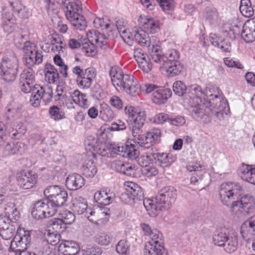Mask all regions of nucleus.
I'll list each match as a JSON object with an SVG mask.
<instances>
[{
	"label": "nucleus",
	"mask_w": 255,
	"mask_h": 255,
	"mask_svg": "<svg viewBox=\"0 0 255 255\" xmlns=\"http://www.w3.org/2000/svg\"><path fill=\"white\" fill-rule=\"evenodd\" d=\"M177 197L176 190L173 186L162 188L155 197V204L150 199L143 200V204L150 216H155L158 210L165 211L170 209Z\"/></svg>",
	"instance_id": "1"
},
{
	"label": "nucleus",
	"mask_w": 255,
	"mask_h": 255,
	"mask_svg": "<svg viewBox=\"0 0 255 255\" xmlns=\"http://www.w3.org/2000/svg\"><path fill=\"white\" fill-rule=\"evenodd\" d=\"M110 75L113 85L123 89L128 95L136 96L140 92V85L132 75L124 74L122 70L119 67H113Z\"/></svg>",
	"instance_id": "2"
},
{
	"label": "nucleus",
	"mask_w": 255,
	"mask_h": 255,
	"mask_svg": "<svg viewBox=\"0 0 255 255\" xmlns=\"http://www.w3.org/2000/svg\"><path fill=\"white\" fill-rule=\"evenodd\" d=\"M140 227L144 235L150 238L145 246L144 255H163L165 251L161 233L156 229H151L149 225L145 223L141 224Z\"/></svg>",
	"instance_id": "3"
},
{
	"label": "nucleus",
	"mask_w": 255,
	"mask_h": 255,
	"mask_svg": "<svg viewBox=\"0 0 255 255\" xmlns=\"http://www.w3.org/2000/svg\"><path fill=\"white\" fill-rule=\"evenodd\" d=\"M204 101H211L212 107L216 106L217 109H213L216 117L219 120L223 119L224 110L226 103L223 99V94L220 89L215 85L208 84L205 88Z\"/></svg>",
	"instance_id": "4"
},
{
	"label": "nucleus",
	"mask_w": 255,
	"mask_h": 255,
	"mask_svg": "<svg viewBox=\"0 0 255 255\" xmlns=\"http://www.w3.org/2000/svg\"><path fill=\"white\" fill-rule=\"evenodd\" d=\"M134 38L137 42L141 46L148 48L150 53V57L152 61H158L159 55L156 54L158 49H159L160 43L159 40L154 36H149L148 32H146L142 29L135 28L133 30Z\"/></svg>",
	"instance_id": "5"
},
{
	"label": "nucleus",
	"mask_w": 255,
	"mask_h": 255,
	"mask_svg": "<svg viewBox=\"0 0 255 255\" xmlns=\"http://www.w3.org/2000/svg\"><path fill=\"white\" fill-rule=\"evenodd\" d=\"M190 113L192 117L196 121L201 123L207 124L211 122V116H216L215 112L213 109L216 106L212 107L211 101H205L201 102H191Z\"/></svg>",
	"instance_id": "6"
},
{
	"label": "nucleus",
	"mask_w": 255,
	"mask_h": 255,
	"mask_svg": "<svg viewBox=\"0 0 255 255\" xmlns=\"http://www.w3.org/2000/svg\"><path fill=\"white\" fill-rule=\"evenodd\" d=\"M18 70V59L11 51L7 52L1 64V75L6 82L15 80Z\"/></svg>",
	"instance_id": "7"
},
{
	"label": "nucleus",
	"mask_w": 255,
	"mask_h": 255,
	"mask_svg": "<svg viewBox=\"0 0 255 255\" xmlns=\"http://www.w3.org/2000/svg\"><path fill=\"white\" fill-rule=\"evenodd\" d=\"M242 186L237 182H225L222 183L219 190L220 199L225 205H231L233 200L243 193Z\"/></svg>",
	"instance_id": "8"
},
{
	"label": "nucleus",
	"mask_w": 255,
	"mask_h": 255,
	"mask_svg": "<svg viewBox=\"0 0 255 255\" xmlns=\"http://www.w3.org/2000/svg\"><path fill=\"white\" fill-rule=\"evenodd\" d=\"M47 198V203L50 207L57 211V208L63 206L67 200L68 194L64 189L57 185L49 186L44 191Z\"/></svg>",
	"instance_id": "9"
},
{
	"label": "nucleus",
	"mask_w": 255,
	"mask_h": 255,
	"mask_svg": "<svg viewBox=\"0 0 255 255\" xmlns=\"http://www.w3.org/2000/svg\"><path fill=\"white\" fill-rule=\"evenodd\" d=\"M255 208V199L249 195H245L240 200L234 201L230 206L231 213L238 217L248 214L250 210Z\"/></svg>",
	"instance_id": "10"
},
{
	"label": "nucleus",
	"mask_w": 255,
	"mask_h": 255,
	"mask_svg": "<svg viewBox=\"0 0 255 255\" xmlns=\"http://www.w3.org/2000/svg\"><path fill=\"white\" fill-rule=\"evenodd\" d=\"M22 50L24 54L25 64L27 67H31L35 64H39L42 62V52L38 50L34 43L29 41L25 42Z\"/></svg>",
	"instance_id": "11"
},
{
	"label": "nucleus",
	"mask_w": 255,
	"mask_h": 255,
	"mask_svg": "<svg viewBox=\"0 0 255 255\" xmlns=\"http://www.w3.org/2000/svg\"><path fill=\"white\" fill-rule=\"evenodd\" d=\"M242 27L241 32L242 38L246 42H251L255 40V21L253 19L247 20L242 26L241 22L239 24L235 25L230 29L235 35L240 34V28Z\"/></svg>",
	"instance_id": "12"
},
{
	"label": "nucleus",
	"mask_w": 255,
	"mask_h": 255,
	"mask_svg": "<svg viewBox=\"0 0 255 255\" xmlns=\"http://www.w3.org/2000/svg\"><path fill=\"white\" fill-rule=\"evenodd\" d=\"M72 72L77 76L76 82L81 88H89L96 76L95 70L93 68L83 70L80 66H75L73 68Z\"/></svg>",
	"instance_id": "13"
},
{
	"label": "nucleus",
	"mask_w": 255,
	"mask_h": 255,
	"mask_svg": "<svg viewBox=\"0 0 255 255\" xmlns=\"http://www.w3.org/2000/svg\"><path fill=\"white\" fill-rule=\"evenodd\" d=\"M31 242V236L29 231L18 228L13 239L10 242L9 249L17 252L25 250Z\"/></svg>",
	"instance_id": "14"
},
{
	"label": "nucleus",
	"mask_w": 255,
	"mask_h": 255,
	"mask_svg": "<svg viewBox=\"0 0 255 255\" xmlns=\"http://www.w3.org/2000/svg\"><path fill=\"white\" fill-rule=\"evenodd\" d=\"M75 220L74 214L68 210H63L59 214V218L51 221L50 225L56 231L62 232L66 228V225L72 224Z\"/></svg>",
	"instance_id": "15"
},
{
	"label": "nucleus",
	"mask_w": 255,
	"mask_h": 255,
	"mask_svg": "<svg viewBox=\"0 0 255 255\" xmlns=\"http://www.w3.org/2000/svg\"><path fill=\"white\" fill-rule=\"evenodd\" d=\"M56 213L55 209L50 207L48 203L46 204L42 201H38L33 206L31 215L35 219L39 220L53 216Z\"/></svg>",
	"instance_id": "16"
},
{
	"label": "nucleus",
	"mask_w": 255,
	"mask_h": 255,
	"mask_svg": "<svg viewBox=\"0 0 255 255\" xmlns=\"http://www.w3.org/2000/svg\"><path fill=\"white\" fill-rule=\"evenodd\" d=\"M37 175L32 171H20L16 176L18 186L23 189H30L34 186L37 181Z\"/></svg>",
	"instance_id": "17"
},
{
	"label": "nucleus",
	"mask_w": 255,
	"mask_h": 255,
	"mask_svg": "<svg viewBox=\"0 0 255 255\" xmlns=\"http://www.w3.org/2000/svg\"><path fill=\"white\" fill-rule=\"evenodd\" d=\"M112 151L124 157L130 159H135L138 155V151L135 146L130 144L129 145L124 143H118L114 145L112 148Z\"/></svg>",
	"instance_id": "18"
},
{
	"label": "nucleus",
	"mask_w": 255,
	"mask_h": 255,
	"mask_svg": "<svg viewBox=\"0 0 255 255\" xmlns=\"http://www.w3.org/2000/svg\"><path fill=\"white\" fill-rule=\"evenodd\" d=\"M138 21L141 27L137 29H142L150 33H156L159 29L158 22L152 18L141 15Z\"/></svg>",
	"instance_id": "19"
},
{
	"label": "nucleus",
	"mask_w": 255,
	"mask_h": 255,
	"mask_svg": "<svg viewBox=\"0 0 255 255\" xmlns=\"http://www.w3.org/2000/svg\"><path fill=\"white\" fill-rule=\"evenodd\" d=\"M126 113L132 118L131 124L143 126L146 119L145 111L133 107H126Z\"/></svg>",
	"instance_id": "20"
},
{
	"label": "nucleus",
	"mask_w": 255,
	"mask_h": 255,
	"mask_svg": "<svg viewBox=\"0 0 255 255\" xmlns=\"http://www.w3.org/2000/svg\"><path fill=\"white\" fill-rule=\"evenodd\" d=\"M66 187L70 190H76L81 188L85 184L84 178L80 174L74 173L69 175L66 178Z\"/></svg>",
	"instance_id": "21"
},
{
	"label": "nucleus",
	"mask_w": 255,
	"mask_h": 255,
	"mask_svg": "<svg viewBox=\"0 0 255 255\" xmlns=\"http://www.w3.org/2000/svg\"><path fill=\"white\" fill-rule=\"evenodd\" d=\"M63 10L68 20L78 16L82 11L81 2L79 0L69 1L63 7Z\"/></svg>",
	"instance_id": "22"
},
{
	"label": "nucleus",
	"mask_w": 255,
	"mask_h": 255,
	"mask_svg": "<svg viewBox=\"0 0 255 255\" xmlns=\"http://www.w3.org/2000/svg\"><path fill=\"white\" fill-rule=\"evenodd\" d=\"M153 156L154 163L163 168L169 166L175 160V157L170 153L153 152Z\"/></svg>",
	"instance_id": "23"
},
{
	"label": "nucleus",
	"mask_w": 255,
	"mask_h": 255,
	"mask_svg": "<svg viewBox=\"0 0 255 255\" xmlns=\"http://www.w3.org/2000/svg\"><path fill=\"white\" fill-rule=\"evenodd\" d=\"M58 250L64 255H75L79 253L80 247L76 242L65 241L59 245Z\"/></svg>",
	"instance_id": "24"
},
{
	"label": "nucleus",
	"mask_w": 255,
	"mask_h": 255,
	"mask_svg": "<svg viewBox=\"0 0 255 255\" xmlns=\"http://www.w3.org/2000/svg\"><path fill=\"white\" fill-rule=\"evenodd\" d=\"M93 156L85 159L82 166L83 174L87 177H93L97 173L98 167Z\"/></svg>",
	"instance_id": "25"
},
{
	"label": "nucleus",
	"mask_w": 255,
	"mask_h": 255,
	"mask_svg": "<svg viewBox=\"0 0 255 255\" xmlns=\"http://www.w3.org/2000/svg\"><path fill=\"white\" fill-rule=\"evenodd\" d=\"M159 56H158L159 58V60L158 61H153V62L159 63V64H164V63L166 62H171L172 61H178V60L179 58V53L178 51L175 49H171L168 51L165 55L162 54L161 46H159V49H158V52L156 53Z\"/></svg>",
	"instance_id": "26"
},
{
	"label": "nucleus",
	"mask_w": 255,
	"mask_h": 255,
	"mask_svg": "<svg viewBox=\"0 0 255 255\" xmlns=\"http://www.w3.org/2000/svg\"><path fill=\"white\" fill-rule=\"evenodd\" d=\"M203 16L205 20L211 24H216L221 20L219 11L213 6H208L204 10Z\"/></svg>",
	"instance_id": "27"
},
{
	"label": "nucleus",
	"mask_w": 255,
	"mask_h": 255,
	"mask_svg": "<svg viewBox=\"0 0 255 255\" xmlns=\"http://www.w3.org/2000/svg\"><path fill=\"white\" fill-rule=\"evenodd\" d=\"M126 190L129 193L135 200L142 201L143 199L144 194L141 188L136 183L126 181L125 183Z\"/></svg>",
	"instance_id": "28"
},
{
	"label": "nucleus",
	"mask_w": 255,
	"mask_h": 255,
	"mask_svg": "<svg viewBox=\"0 0 255 255\" xmlns=\"http://www.w3.org/2000/svg\"><path fill=\"white\" fill-rule=\"evenodd\" d=\"M241 234L244 238L255 236V215L251 217L242 225Z\"/></svg>",
	"instance_id": "29"
},
{
	"label": "nucleus",
	"mask_w": 255,
	"mask_h": 255,
	"mask_svg": "<svg viewBox=\"0 0 255 255\" xmlns=\"http://www.w3.org/2000/svg\"><path fill=\"white\" fill-rule=\"evenodd\" d=\"M172 92L169 88H159L152 93V101L157 104L165 103L167 99L171 96Z\"/></svg>",
	"instance_id": "30"
},
{
	"label": "nucleus",
	"mask_w": 255,
	"mask_h": 255,
	"mask_svg": "<svg viewBox=\"0 0 255 255\" xmlns=\"http://www.w3.org/2000/svg\"><path fill=\"white\" fill-rule=\"evenodd\" d=\"M114 198V194L110 190L108 192L107 189L96 192L94 194V199L96 202L102 205H108L111 204Z\"/></svg>",
	"instance_id": "31"
},
{
	"label": "nucleus",
	"mask_w": 255,
	"mask_h": 255,
	"mask_svg": "<svg viewBox=\"0 0 255 255\" xmlns=\"http://www.w3.org/2000/svg\"><path fill=\"white\" fill-rule=\"evenodd\" d=\"M11 9L21 19H27L30 15V12L26 6L22 5L19 0H14L10 1Z\"/></svg>",
	"instance_id": "32"
},
{
	"label": "nucleus",
	"mask_w": 255,
	"mask_h": 255,
	"mask_svg": "<svg viewBox=\"0 0 255 255\" xmlns=\"http://www.w3.org/2000/svg\"><path fill=\"white\" fill-rule=\"evenodd\" d=\"M108 215L109 214L105 211V209L97 208L92 209L89 208L87 210V212L85 213V217L90 222L97 223L98 221L103 219Z\"/></svg>",
	"instance_id": "33"
},
{
	"label": "nucleus",
	"mask_w": 255,
	"mask_h": 255,
	"mask_svg": "<svg viewBox=\"0 0 255 255\" xmlns=\"http://www.w3.org/2000/svg\"><path fill=\"white\" fill-rule=\"evenodd\" d=\"M241 177L243 180L255 185V167L243 164L241 168Z\"/></svg>",
	"instance_id": "34"
},
{
	"label": "nucleus",
	"mask_w": 255,
	"mask_h": 255,
	"mask_svg": "<svg viewBox=\"0 0 255 255\" xmlns=\"http://www.w3.org/2000/svg\"><path fill=\"white\" fill-rule=\"evenodd\" d=\"M44 72L45 80L49 83H54L59 80V73L57 70L53 65L50 63H46Z\"/></svg>",
	"instance_id": "35"
},
{
	"label": "nucleus",
	"mask_w": 255,
	"mask_h": 255,
	"mask_svg": "<svg viewBox=\"0 0 255 255\" xmlns=\"http://www.w3.org/2000/svg\"><path fill=\"white\" fill-rule=\"evenodd\" d=\"M70 98L74 103L81 107L86 108L89 105V102L87 100L86 95L81 93L78 90L70 92Z\"/></svg>",
	"instance_id": "36"
},
{
	"label": "nucleus",
	"mask_w": 255,
	"mask_h": 255,
	"mask_svg": "<svg viewBox=\"0 0 255 255\" xmlns=\"http://www.w3.org/2000/svg\"><path fill=\"white\" fill-rule=\"evenodd\" d=\"M143 126L138 124H131V131L133 140L140 146H145L144 137L142 134Z\"/></svg>",
	"instance_id": "37"
},
{
	"label": "nucleus",
	"mask_w": 255,
	"mask_h": 255,
	"mask_svg": "<svg viewBox=\"0 0 255 255\" xmlns=\"http://www.w3.org/2000/svg\"><path fill=\"white\" fill-rule=\"evenodd\" d=\"M88 205L87 201L82 197L75 198L72 201V210L79 215L84 214L87 212Z\"/></svg>",
	"instance_id": "38"
},
{
	"label": "nucleus",
	"mask_w": 255,
	"mask_h": 255,
	"mask_svg": "<svg viewBox=\"0 0 255 255\" xmlns=\"http://www.w3.org/2000/svg\"><path fill=\"white\" fill-rule=\"evenodd\" d=\"M161 137V131L159 128H153L147 132L145 136V146L148 148L150 145L155 143H158Z\"/></svg>",
	"instance_id": "39"
},
{
	"label": "nucleus",
	"mask_w": 255,
	"mask_h": 255,
	"mask_svg": "<svg viewBox=\"0 0 255 255\" xmlns=\"http://www.w3.org/2000/svg\"><path fill=\"white\" fill-rule=\"evenodd\" d=\"M99 118L105 122L112 121L115 117V114L111 108L106 104L100 105Z\"/></svg>",
	"instance_id": "40"
},
{
	"label": "nucleus",
	"mask_w": 255,
	"mask_h": 255,
	"mask_svg": "<svg viewBox=\"0 0 255 255\" xmlns=\"http://www.w3.org/2000/svg\"><path fill=\"white\" fill-rule=\"evenodd\" d=\"M89 39H91V41L95 43L97 46L101 48L105 49L107 47L108 40L106 36L96 31H94L93 33L92 31H89L87 33Z\"/></svg>",
	"instance_id": "41"
},
{
	"label": "nucleus",
	"mask_w": 255,
	"mask_h": 255,
	"mask_svg": "<svg viewBox=\"0 0 255 255\" xmlns=\"http://www.w3.org/2000/svg\"><path fill=\"white\" fill-rule=\"evenodd\" d=\"M189 93L193 96L191 102H201L204 98V92L201 87L197 84H193L189 87Z\"/></svg>",
	"instance_id": "42"
},
{
	"label": "nucleus",
	"mask_w": 255,
	"mask_h": 255,
	"mask_svg": "<svg viewBox=\"0 0 255 255\" xmlns=\"http://www.w3.org/2000/svg\"><path fill=\"white\" fill-rule=\"evenodd\" d=\"M163 67L166 69L167 72L170 76L178 75L182 70V66L178 61H172L161 64Z\"/></svg>",
	"instance_id": "43"
},
{
	"label": "nucleus",
	"mask_w": 255,
	"mask_h": 255,
	"mask_svg": "<svg viewBox=\"0 0 255 255\" xmlns=\"http://www.w3.org/2000/svg\"><path fill=\"white\" fill-rule=\"evenodd\" d=\"M222 247L224 248V251L227 253H232L237 249L238 245L237 236L236 234H233L225 243Z\"/></svg>",
	"instance_id": "44"
},
{
	"label": "nucleus",
	"mask_w": 255,
	"mask_h": 255,
	"mask_svg": "<svg viewBox=\"0 0 255 255\" xmlns=\"http://www.w3.org/2000/svg\"><path fill=\"white\" fill-rule=\"evenodd\" d=\"M21 144L19 142L15 143H10L7 142L5 145L2 148V153L3 156H7L18 153L21 147Z\"/></svg>",
	"instance_id": "45"
},
{
	"label": "nucleus",
	"mask_w": 255,
	"mask_h": 255,
	"mask_svg": "<svg viewBox=\"0 0 255 255\" xmlns=\"http://www.w3.org/2000/svg\"><path fill=\"white\" fill-rule=\"evenodd\" d=\"M240 10L242 15L247 17H251L254 14V10L250 0H241Z\"/></svg>",
	"instance_id": "46"
},
{
	"label": "nucleus",
	"mask_w": 255,
	"mask_h": 255,
	"mask_svg": "<svg viewBox=\"0 0 255 255\" xmlns=\"http://www.w3.org/2000/svg\"><path fill=\"white\" fill-rule=\"evenodd\" d=\"M19 228V225L17 222L13 221L11 222V226L7 229L0 230V235L3 240H10L13 236L16 228Z\"/></svg>",
	"instance_id": "47"
},
{
	"label": "nucleus",
	"mask_w": 255,
	"mask_h": 255,
	"mask_svg": "<svg viewBox=\"0 0 255 255\" xmlns=\"http://www.w3.org/2000/svg\"><path fill=\"white\" fill-rule=\"evenodd\" d=\"M113 236L111 234L101 232L96 234L94 237L95 242L101 246L109 245L113 241Z\"/></svg>",
	"instance_id": "48"
},
{
	"label": "nucleus",
	"mask_w": 255,
	"mask_h": 255,
	"mask_svg": "<svg viewBox=\"0 0 255 255\" xmlns=\"http://www.w3.org/2000/svg\"><path fill=\"white\" fill-rule=\"evenodd\" d=\"M44 2L48 14L52 17H56L59 11L58 2L54 0H44Z\"/></svg>",
	"instance_id": "49"
},
{
	"label": "nucleus",
	"mask_w": 255,
	"mask_h": 255,
	"mask_svg": "<svg viewBox=\"0 0 255 255\" xmlns=\"http://www.w3.org/2000/svg\"><path fill=\"white\" fill-rule=\"evenodd\" d=\"M5 214L10 218L13 221H17L20 218V214L17 208L13 203H9L6 207L5 208Z\"/></svg>",
	"instance_id": "50"
},
{
	"label": "nucleus",
	"mask_w": 255,
	"mask_h": 255,
	"mask_svg": "<svg viewBox=\"0 0 255 255\" xmlns=\"http://www.w3.org/2000/svg\"><path fill=\"white\" fill-rule=\"evenodd\" d=\"M82 51L88 56L94 57L97 53V48L91 39H89L83 44Z\"/></svg>",
	"instance_id": "51"
},
{
	"label": "nucleus",
	"mask_w": 255,
	"mask_h": 255,
	"mask_svg": "<svg viewBox=\"0 0 255 255\" xmlns=\"http://www.w3.org/2000/svg\"><path fill=\"white\" fill-rule=\"evenodd\" d=\"M19 79L29 82V83L34 84L35 81V72L30 67H28L22 71Z\"/></svg>",
	"instance_id": "52"
},
{
	"label": "nucleus",
	"mask_w": 255,
	"mask_h": 255,
	"mask_svg": "<svg viewBox=\"0 0 255 255\" xmlns=\"http://www.w3.org/2000/svg\"><path fill=\"white\" fill-rule=\"evenodd\" d=\"M53 248L49 245L47 242L42 241L36 248V252L38 255H50Z\"/></svg>",
	"instance_id": "53"
},
{
	"label": "nucleus",
	"mask_w": 255,
	"mask_h": 255,
	"mask_svg": "<svg viewBox=\"0 0 255 255\" xmlns=\"http://www.w3.org/2000/svg\"><path fill=\"white\" fill-rule=\"evenodd\" d=\"M60 55L56 54L54 57L53 60L54 63L59 67V72L62 75L63 77L66 78L68 76L67 70L68 66L65 65L61 58Z\"/></svg>",
	"instance_id": "54"
},
{
	"label": "nucleus",
	"mask_w": 255,
	"mask_h": 255,
	"mask_svg": "<svg viewBox=\"0 0 255 255\" xmlns=\"http://www.w3.org/2000/svg\"><path fill=\"white\" fill-rule=\"evenodd\" d=\"M68 20L71 22L73 26L80 30H84L87 26L86 21L81 14H79L78 16L69 19Z\"/></svg>",
	"instance_id": "55"
},
{
	"label": "nucleus",
	"mask_w": 255,
	"mask_h": 255,
	"mask_svg": "<svg viewBox=\"0 0 255 255\" xmlns=\"http://www.w3.org/2000/svg\"><path fill=\"white\" fill-rule=\"evenodd\" d=\"M139 164L142 167L149 165L150 163H154L153 152H149L141 155L138 159Z\"/></svg>",
	"instance_id": "56"
},
{
	"label": "nucleus",
	"mask_w": 255,
	"mask_h": 255,
	"mask_svg": "<svg viewBox=\"0 0 255 255\" xmlns=\"http://www.w3.org/2000/svg\"><path fill=\"white\" fill-rule=\"evenodd\" d=\"M230 238L226 233L223 232H220L216 234L213 236V239L215 245L222 247L225 245V243Z\"/></svg>",
	"instance_id": "57"
},
{
	"label": "nucleus",
	"mask_w": 255,
	"mask_h": 255,
	"mask_svg": "<svg viewBox=\"0 0 255 255\" xmlns=\"http://www.w3.org/2000/svg\"><path fill=\"white\" fill-rule=\"evenodd\" d=\"M49 113L50 117L55 121H59L64 118V113L57 106L50 108Z\"/></svg>",
	"instance_id": "58"
},
{
	"label": "nucleus",
	"mask_w": 255,
	"mask_h": 255,
	"mask_svg": "<svg viewBox=\"0 0 255 255\" xmlns=\"http://www.w3.org/2000/svg\"><path fill=\"white\" fill-rule=\"evenodd\" d=\"M58 233L59 232L56 231L55 230V232L53 233H48L47 234L46 240H44V242H47L49 245H51V246L53 247V246L56 245L60 241V235Z\"/></svg>",
	"instance_id": "59"
},
{
	"label": "nucleus",
	"mask_w": 255,
	"mask_h": 255,
	"mask_svg": "<svg viewBox=\"0 0 255 255\" xmlns=\"http://www.w3.org/2000/svg\"><path fill=\"white\" fill-rule=\"evenodd\" d=\"M172 88L174 93L179 96H182L187 89L185 84L181 81L175 82L173 85Z\"/></svg>",
	"instance_id": "60"
},
{
	"label": "nucleus",
	"mask_w": 255,
	"mask_h": 255,
	"mask_svg": "<svg viewBox=\"0 0 255 255\" xmlns=\"http://www.w3.org/2000/svg\"><path fill=\"white\" fill-rule=\"evenodd\" d=\"M116 250L120 255H127L129 252V245L126 241L121 240L118 243Z\"/></svg>",
	"instance_id": "61"
},
{
	"label": "nucleus",
	"mask_w": 255,
	"mask_h": 255,
	"mask_svg": "<svg viewBox=\"0 0 255 255\" xmlns=\"http://www.w3.org/2000/svg\"><path fill=\"white\" fill-rule=\"evenodd\" d=\"M120 34L125 43L128 45L132 44L134 35L127 30L126 28H120Z\"/></svg>",
	"instance_id": "62"
},
{
	"label": "nucleus",
	"mask_w": 255,
	"mask_h": 255,
	"mask_svg": "<svg viewBox=\"0 0 255 255\" xmlns=\"http://www.w3.org/2000/svg\"><path fill=\"white\" fill-rule=\"evenodd\" d=\"M225 64L230 68H236L239 69H242L244 68L243 65L239 60H235L230 57H226L224 59Z\"/></svg>",
	"instance_id": "63"
},
{
	"label": "nucleus",
	"mask_w": 255,
	"mask_h": 255,
	"mask_svg": "<svg viewBox=\"0 0 255 255\" xmlns=\"http://www.w3.org/2000/svg\"><path fill=\"white\" fill-rule=\"evenodd\" d=\"M102 250L98 247L88 246L83 250V255H101Z\"/></svg>",
	"instance_id": "64"
}]
</instances>
